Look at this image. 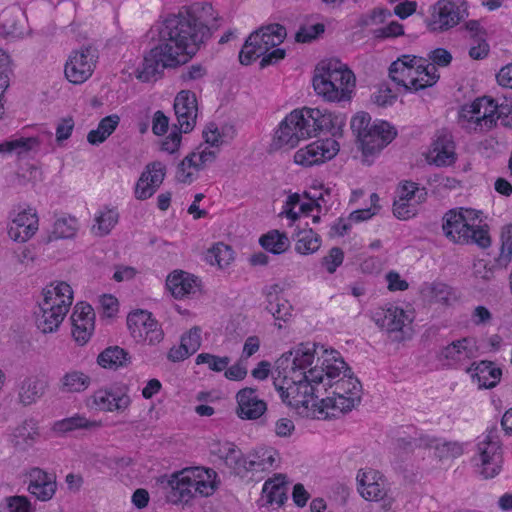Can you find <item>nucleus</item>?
<instances>
[{"label":"nucleus","instance_id":"5fc2aeb1","mask_svg":"<svg viewBox=\"0 0 512 512\" xmlns=\"http://www.w3.org/2000/svg\"><path fill=\"white\" fill-rule=\"evenodd\" d=\"M196 152L189 153L184 159L178 164L176 169V180L180 183L190 184L194 181L193 173L189 171L190 168L196 169L195 158Z\"/></svg>","mask_w":512,"mask_h":512},{"label":"nucleus","instance_id":"1a4fd4ad","mask_svg":"<svg viewBox=\"0 0 512 512\" xmlns=\"http://www.w3.org/2000/svg\"><path fill=\"white\" fill-rule=\"evenodd\" d=\"M97 59V49L92 46L73 51L65 64V77L72 84L84 83L93 74Z\"/></svg>","mask_w":512,"mask_h":512},{"label":"nucleus","instance_id":"f704fd0d","mask_svg":"<svg viewBox=\"0 0 512 512\" xmlns=\"http://www.w3.org/2000/svg\"><path fill=\"white\" fill-rule=\"evenodd\" d=\"M119 123L120 117L117 114H111L102 118L98 127L88 133L87 141L91 145L103 143L116 130Z\"/></svg>","mask_w":512,"mask_h":512},{"label":"nucleus","instance_id":"423d86ee","mask_svg":"<svg viewBox=\"0 0 512 512\" xmlns=\"http://www.w3.org/2000/svg\"><path fill=\"white\" fill-rule=\"evenodd\" d=\"M476 451L473 461L477 472L484 479L496 477L501 472L503 463L502 444L496 425L488 428L486 433L478 438Z\"/></svg>","mask_w":512,"mask_h":512},{"label":"nucleus","instance_id":"393cba45","mask_svg":"<svg viewBox=\"0 0 512 512\" xmlns=\"http://www.w3.org/2000/svg\"><path fill=\"white\" fill-rule=\"evenodd\" d=\"M406 319L405 311L397 306L378 311L374 315V321L378 327L388 333L401 332Z\"/></svg>","mask_w":512,"mask_h":512},{"label":"nucleus","instance_id":"0eeeda50","mask_svg":"<svg viewBox=\"0 0 512 512\" xmlns=\"http://www.w3.org/2000/svg\"><path fill=\"white\" fill-rule=\"evenodd\" d=\"M323 382V370L317 366L310 368L308 372L303 373V377L293 376L289 378L286 389L278 388V393L282 401L292 407L305 406L314 399L315 387L313 384Z\"/></svg>","mask_w":512,"mask_h":512},{"label":"nucleus","instance_id":"dca6fc26","mask_svg":"<svg viewBox=\"0 0 512 512\" xmlns=\"http://www.w3.org/2000/svg\"><path fill=\"white\" fill-rule=\"evenodd\" d=\"M67 312L65 305H57L55 302L43 300L34 312L37 328L44 334L56 331Z\"/></svg>","mask_w":512,"mask_h":512},{"label":"nucleus","instance_id":"c03bdc74","mask_svg":"<svg viewBox=\"0 0 512 512\" xmlns=\"http://www.w3.org/2000/svg\"><path fill=\"white\" fill-rule=\"evenodd\" d=\"M424 291L432 301L443 305H450L451 301L455 299L453 289L442 282H433L427 285Z\"/></svg>","mask_w":512,"mask_h":512},{"label":"nucleus","instance_id":"4be33fe9","mask_svg":"<svg viewBox=\"0 0 512 512\" xmlns=\"http://www.w3.org/2000/svg\"><path fill=\"white\" fill-rule=\"evenodd\" d=\"M39 437L38 421L30 417L14 428L11 434V442L15 448L25 451L32 447Z\"/></svg>","mask_w":512,"mask_h":512},{"label":"nucleus","instance_id":"79ce46f5","mask_svg":"<svg viewBox=\"0 0 512 512\" xmlns=\"http://www.w3.org/2000/svg\"><path fill=\"white\" fill-rule=\"evenodd\" d=\"M206 259L212 265L216 264L220 268H225L234 260V251L231 246L219 242L208 250Z\"/></svg>","mask_w":512,"mask_h":512},{"label":"nucleus","instance_id":"13d9d810","mask_svg":"<svg viewBox=\"0 0 512 512\" xmlns=\"http://www.w3.org/2000/svg\"><path fill=\"white\" fill-rule=\"evenodd\" d=\"M247 461L248 459H246L243 452L234 444L227 458L224 460V463L227 467L232 469L235 474L239 475L246 472Z\"/></svg>","mask_w":512,"mask_h":512},{"label":"nucleus","instance_id":"412c9836","mask_svg":"<svg viewBox=\"0 0 512 512\" xmlns=\"http://www.w3.org/2000/svg\"><path fill=\"white\" fill-rule=\"evenodd\" d=\"M199 286L196 276L182 270L173 271L166 279V287L176 299L195 294Z\"/></svg>","mask_w":512,"mask_h":512},{"label":"nucleus","instance_id":"c9c22d12","mask_svg":"<svg viewBox=\"0 0 512 512\" xmlns=\"http://www.w3.org/2000/svg\"><path fill=\"white\" fill-rule=\"evenodd\" d=\"M257 33L252 32L246 39L239 52V61L242 65H250L255 60L267 53V46H262Z\"/></svg>","mask_w":512,"mask_h":512},{"label":"nucleus","instance_id":"0e129e2a","mask_svg":"<svg viewBox=\"0 0 512 512\" xmlns=\"http://www.w3.org/2000/svg\"><path fill=\"white\" fill-rule=\"evenodd\" d=\"M8 512H35V507L27 496L15 495L5 499Z\"/></svg>","mask_w":512,"mask_h":512},{"label":"nucleus","instance_id":"2eb2a0df","mask_svg":"<svg viewBox=\"0 0 512 512\" xmlns=\"http://www.w3.org/2000/svg\"><path fill=\"white\" fill-rule=\"evenodd\" d=\"M237 416L243 420L259 419L266 411L267 404L260 399L257 389L245 387L236 394Z\"/></svg>","mask_w":512,"mask_h":512},{"label":"nucleus","instance_id":"c85d7f7f","mask_svg":"<svg viewBox=\"0 0 512 512\" xmlns=\"http://www.w3.org/2000/svg\"><path fill=\"white\" fill-rule=\"evenodd\" d=\"M285 476L282 474L275 475L274 478L268 479L262 489L263 497L266 498L268 505L282 506L287 500Z\"/></svg>","mask_w":512,"mask_h":512},{"label":"nucleus","instance_id":"6e6552de","mask_svg":"<svg viewBox=\"0 0 512 512\" xmlns=\"http://www.w3.org/2000/svg\"><path fill=\"white\" fill-rule=\"evenodd\" d=\"M468 16L463 0H439L434 6L427 26L430 31L444 32Z\"/></svg>","mask_w":512,"mask_h":512},{"label":"nucleus","instance_id":"bb28decb","mask_svg":"<svg viewBox=\"0 0 512 512\" xmlns=\"http://www.w3.org/2000/svg\"><path fill=\"white\" fill-rule=\"evenodd\" d=\"M308 110L309 107L294 109L284 118V127L287 123L292 124L297 136H299V142L315 137V128L311 123V119L307 117L309 113H306V111Z\"/></svg>","mask_w":512,"mask_h":512},{"label":"nucleus","instance_id":"e2e57ef3","mask_svg":"<svg viewBox=\"0 0 512 512\" xmlns=\"http://www.w3.org/2000/svg\"><path fill=\"white\" fill-rule=\"evenodd\" d=\"M41 144L39 137H20L11 140L12 152L18 155L37 150Z\"/></svg>","mask_w":512,"mask_h":512},{"label":"nucleus","instance_id":"9d476101","mask_svg":"<svg viewBox=\"0 0 512 512\" xmlns=\"http://www.w3.org/2000/svg\"><path fill=\"white\" fill-rule=\"evenodd\" d=\"M94 405L104 412H125L131 405L129 388L124 384H113L96 390L92 395Z\"/></svg>","mask_w":512,"mask_h":512},{"label":"nucleus","instance_id":"a19ab883","mask_svg":"<svg viewBox=\"0 0 512 512\" xmlns=\"http://www.w3.org/2000/svg\"><path fill=\"white\" fill-rule=\"evenodd\" d=\"M95 426H97L96 422L90 421L86 417L76 414L72 417L56 421L52 426V430L59 434H66L74 430L89 429Z\"/></svg>","mask_w":512,"mask_h":512},{"label":"nucleus","instance_id":"052dcab7","mask_svg":"<svg viewBox=\"0 0 512 512\" xmlns=\"http://www.w3.org/2000/svg\"><path fill=\"white\" fill-rule=\"evenodd\" d=\"M325 31V26L322 23L313 25H302L295 35V39L299 43H309L317 39Z\"/></svg>","mask_w":512,"mask_h":512},{"label":"nucleus","instance_id":"c756f323","mask_svg":"<svg viewBox=\"0 0 512 512\" xmlns=\"http://www.w3.org/2000/svg\"><path fill=\"white\" fill-rule=\"evenodd\" d=\"M130 359L131 357L125 349L119 346H110L98 355L97 363L105 369L117 370L127 366Z\"/></svg>","mask_w":512,"mask_h":512},{"label":"nucleus","instance_id":"69168bd1","mask_svg":"<svg viewBox=\"0 0 512 512\" xmlns=\"http://www.w3.org/2000/svg\"><path fill=\"white\" fill-rule=\"evenodd\" d=\"M344 261V252L339 247H333L329 253L322 258V266L329 274H333Z\"/></svg>","mask_w":512,"mask_h":512},{"label":"nucleus","instance_id":"de8ad7c7","mask_svg":"<svg viewBox=\"0 0 512 512\" xmlns=\"http://www.w3.org/2000/svg\"><path fill=\"white\" fill-rule=\"evenodd\" d=\"M119 214L116 209L105 208L96 215L97 234L105 236L110 233L113 227L118 223Z\"/></svg>","mask_w":512,"mask_h":512},{"label":"nucleus","instance_id":"7ed1b4c3","mask_svg":"<svg viewBox=\"0 0 512 512\" xmlns=\"http://www.w3.org/2000/svg\"><path fill=\"white\" fill-rule=\"evenodd\" d=\"M479 213L480 211L463 207L450 209L442 219L444 235L456 244H476L482 249L490 247L488 225L475 224Z\"/></svg>","mask_w":512,"mask_h":512},{"label":"nucleus","instance_id":"9b49d317","mask_svg":"<svg viewBox=\"0 0 512 512\" xmlns=\"http://www.w3.org/2000/svg\"><path fill=\"white\" fill-rule=\"evenodd\" d=\"M338 151L339 143L336 140L332 138L317 140L299 149L294 154V162L301 166L311 167L331 160Z\"/></svg>","mask_w":512,"mask_h":512},{"label":"nucleus","instance_id":"680f3d73","mask_svg":"<svg viewBox=\"0 0 512 512\" xmlns=\"http://www.w3.org/2000/svg\"><path fill=\"white\" fill-rule=\"evenodd\" d=\"M440 78L439 73L431 72V75H418L410 80V85L406 87V93H416L420 90L432 87Z\"/></svg>","mask_w":512,"mask_h":512},{"label":"nucleus","instance_id":"7c9ffc66","mask_svg":"<svg viewBox=\"0 0 512 512\" xmlns=\"http://www.w3.org/2000/svg\"><path fill=\"white\" fill-rule=\"evenodd\" d=\"M315 348L316 345L314 343H300L292 349L294 352L291 362L292 374L299 373L298 376L303 377V373L307 372L306 369L311 366L314 361Z\"/></svg>","mask_w":512,"mask_h":512},{"label":"nucleus","instance_id":"ddd939ff","mask_svg":"<svg viewBox=\"0 0 512 512\" xmlns=\"http://www.w3.org/2000/svg\"><path fill=\"white\" fill-rule=\"evenodd\" d=\"M167 167L161 161L148 163L142 171L134 188V196L137 200L151 198L163 183L166 177Z\"/></svg>","mask_w":512,"mask_h":512},{"label":"nucleus","instance_id":"338daca9","mask_svg":"<svg viewBox=\"0 0 512 512\" xmlns=\"http://www.w3.org/2000/svg\"><path fill=\"white\" fill-rule=\"evenodd\" d=\"M393 214L400 220H408L417 214V206L399 198L393 203Z\"/></svg>","mask_w":512,"mask_h":512},{"label":"nucleus","instance_id":"3c124183","mask_svg":"<svg viewBox=\"0 0 512 512\" xmlns=\"http://www.w3.org/2000/svg\"><path fill=\"white\" fill-rule=\"evenodd\" d=\"M493 104V98L489 96H483L475 99L471 104H466L462 106L460 110V117L466 119L469 122L475 123L474 116H481L482 109L485 110L486 107H491Z\"/></svg>","mask_w":512,"mask_h":512},{"label":"nucleus","instance_id":"a18cd8bd","mask_svg":"<svg viewBox=\"0 0 512 512\" xmlns=\"http://www.w3.org/2000/svg\"><path fill=\"white\" fill-rule=\"evenodd\" d=\"M72 335L75 341L80 344H86L92 336L95 328V319L86 318L84 320L79 319L78 314L76 319L72 318Z\"/></svg>","mask_w":512,"mask_h":512},{"label":"nucleus","instance_id":"a878e982","mask_svg":"<svg viewBox=\"0 0 512 512\" xmlns=\"http://www.w3.org/2000/svg\"><path fill=\"white\" fill-rule=\"evenodd\" d=\"M325 354L326 358L323 360L322 366L317 368L323 370V380L326 378L328 381L326 385L332 388L335 383L334 380L338 378L342 372L343 376H345V373L349 374L352 371L337 351L331 350L328 352L325 350Z\"/></svg>","mask_w":512,"mask_h":512},{"label":"nucleus","instance_id":"5701e85b","mask_svg":"<svg viewBox=\"0 0 512 512\" xmlns=\"http://www.w3.org/2000/svg\"><path fill=\"white\" fill-rule=\"evenodd\" d=\"M471 373L472 379L479 388L491 389L500 381L502 371L500 368L494 367L491 361H481L476 364L473 362L470 367L466 368Z\"/></svg>","mask_w":512,"mask_h":512},{"label":"nucleus","instance_id":"6e6d98bb","mask_svg":"<svg viewBox=\"0 0 512 512\" xmlns=\"http://www.w3.org/2000/svg\"><path fill=\"white\" fill-rule=\"evenodd\" d=\"M354 381L355 386H358V396L361 397L362 385L358 378H356L352 372L349 374L345 373V376L335 381L333 395L345 394L353 396V392L355 391L354 389H352V387L354 386Z\"/></svg>","mask_w":512,"mask_h":512},{"label":"nucleus","instance_id":"09e8293b","mask_svg":"<svg viewBox=\"0 0 512 512\" xmlns=\"http://www.w3.org/2000/svg\"><path fill=\"white\" fill-rule=\"evenodd\" d=\"M432 446L435 449V456L439 459L456 458L463 454V446L456 441H438L431 439Z\"/></svg>","mask_w":512,"mask_h":512},{"label":"nucleus","instance_id":"864d4df0","mask_svg":"<svg viewBox=\"0 0 512 512\" xmlns=\"http://www.w3.org/2000/svg\"><path fill=\"white\" fill-rule=\"evenodd\" d=\"M405 63L393 61L389 67V77L397 85L402 86L406 92V87L410 85V80L415 76V72L406 69Z\"/></svg>","mask_w":512,"mask_h":512},{"label":"nucleus","instance_id":"774afa93","mask_svg":"<svg viewBox=\"0 0 512 512\" xmlns=\"http://www.w3.org/2000/svg\"><path fill=\"white\" fill-rule=\"evenodd\" d=\"M180 343L185 344L189 353L193 355L201 346V329L197 326L192 327L181 336Z\"/></svg>","mask_w":512,"mask_h":512},{"label":"nucleus","instance_id":"20e7f679","mask_svg":"<svg viewBox=\"0 0 512 512\" xmlns=\"http://www.w3.org/2000/svg\"><path fill=\"white\" fill-rule=\"evenodd\" d=\"M312 83L318 95L331 102H340L350 99L355 87V76L339 60L330 59L316 66Z\"/></svg>","mask_w":512,"mask_h":512},{"label":"nucleus","instance_id":"cd10ccee","mask_svg":"<svg viewBox=\"0 0 512 512\" xmlns=\"http://www.w3.org/2000/svg\"><path fill=\"white\" fill-rule=\"evenodd\" d=\"M278 452L273 448L255 450L247 461L246 472H267L276 467Z\"/></svg>","mask_w":512,"mask_h":512},{"label":"nucleus","instance_id":"49530a36","mask_svg":"<svg viewBox=\"0 0 512 512\" xmlns=\"http://www.w3.org/2000/svg\"><path fill=\"white\" fill-rule=\"evenodd\" d=\"M274 144L278 148L282 146L294 148L299 144V136H297L296 130L293 129V125L290 123H287L284 127V119L279 123L275 132Z\"/></svg>","mask_w":512,"mask_h":512},{"label":"nucleus","instance_id":"2f4dec72","mask_svg":"<svg viewBox=\"0 0 512 512\" xmlns=\"http://www.w3.org/2000/svg\"><path fill=\"white\" fill-rule=\"evenodd\" d=\"M353 383L355 384V381ZM352 389L355 390L353 396L342 394L321 399L319 404L320 411L323 412L324 409L329 408L339 410L341 413L351 411L361 401V397L358 396V386L354 385Z\"/></svg>","mask_w":512,"mask_h":512},{"label":"nucleus","instance_id":"4d7b16f0","mask_svg":"<svg viewBox=\"0 0 512 512\" xmlns=\"http://www.w3.org/2000/svg\"><path fill=\"white\" fill-rule=\"evenodd\" d=\"M230 363V357L217 356L210 353H200L196 357V364H207L208 368L214 372L224 371Z\"/></svg>","mask_w":512,"mask_h":512},{"label":"nucleus","instance_id":"603ef678","mask_svg":"<svg viewBox=\"0 0 512 512\" xmlns=\"http://www.w3.org/2000/svg\"><path fill=\"white\" fill-rule=\"evenodd\" d=\"M78 230V221L75 217H63L55 221L53 235L57 239L72 238Z\"/></svg>","mask_w":512,"mask_h":512},{"label":"nucleus","instance_id":"58836bf2","mask_svg":"<svg viewBox=\"0 0 512 512\" xmlns=\"http://www.w3.org/2000/svg\"><path fill=\"white\" fill-rule=\"evenodd\" d=\"M43 300L55 302L57 305H65L68 311L73 300L72 288L66 282H59L55 286L50 285L43 289Z\"/></svg>","mask_w":512,"mask_h":512},{"label":"nucleus","instance_id":"8fccbe9b","mask_svg":"<svg viewBox=\"0 0 512 512\" xmlns=\"http://www.w3.org/2000/svg\"><path fill=\"white\" fill-rule=\"evenodd\" d=\"M175 113H198V103L194 92L190 90L180 91L174 99Z\"/></svg>","mask_w":512,"mask_h":512},{"label":"nucleus","instance_id":"37998d69","mask_svg":"<svg viewBox=\"0 0 512 512\" xmlns=\"http://www.w3.org/2000/svg\"><path fill=\"white\" fill-rule=\"evenodd\" d=\"M500 253L495 258V266L499 268H507L512 260V224L502 228Z\"/></svg>","mask_w":512,"mask_h":512},{"label":"nucleus","instance_id":"4468645a","mask_svg":"<svg viewBox=\"0 0 512 512\" xmlns=\"http://www.w3.org/2000/svg\"><path fill=\"white\" fill-rule=\"evenodd\" d=\"M27 491L41 502L50 501L56 494L58 484L56 474L40 467H32L27 473Z\"/></svg>","mask_w":512,"mask_h":512},{"label":"nucleus","instance_id":"f257e3e1","mask_svg":"<svg viewBox=\"0 0 512 512\" xmlns=\"http://www.w3.org/2000/svg\"><path fill=\"white\" fill-rule=\"evenodd\" d=\"M217 19L213 6L207 2L193 3L178 14L169 15L159 29L158 45L144 56L137 78L149 82L160 77L165 68L180 65V55H195L217 29L210 25Z\"/></svg>","mask_w":512,"mask_h":512},{"label":"nucleus","instance_id":"e433bc0d","mask_svg":"<svg viewBox=\"0 0 512 512\" xmlns=\"http://www.w3.org/2000/svg\"><path fill=\"white\" fill-rule=\"evenodd\" d=\"M259 244L264 250L274 255H280L290 247V241L286 233H281L278 230H271L262 235Z\"/></svg>","mask_w":512,"mask_h":512},{"label":"nucleus","instance_id":"4c0bfd02","mask_svg":"<svg viewBox=\"0 0 512 512\" xmlns=\"http://www.w3.org/2000/svg\"><path fill=\"white\" fill-rule=\"evenodd\" d=\"M254 32L258 34L261 45L267 46V52L280 45L287 35L285 27L278 23L269 24Z\"/></svg>","mask_w":512,"mask_h":512},{"label":"nucleus","instance_id":"39448f33","mask_svg":"<svg viewBox=\"0 0 512 512\" xmlns=\"http://www.w3.org/2000/svg\"><path fill=\"white\" fill-rule=\"evenodd\" d=\"M350 127L362 151L364 161L380 153L396 137L394 126L384 120L371 122L368 112H357L350 121Z\"/></svg>","mask_w":512,"mask_h":512},{"label":"nucleus","instance_id":"ea45409f","mask_svg":"<svg viewBox=\"0 0 512 512\" xmlns=\"http://www.w3.org/2000/svg\"><path fill=\"white\" fill-rule=\"evenodd\" d=\"M321 238L311 228L298 230L295 250L302 255L313 254L320 248Z\"/></svg>","mask_w":512,"mask_h":512},{"label":"nucleus","instance_id":"f3484780","mask_svg":"<svg viewBox=\"0 0 512 512\" xmlns=\"http://www.w3.org/2000/svg\"><path fill=\"white\" fill-rule=\"evenodd\" d=\"M306 113H309L307 117L311 119V123L315 128V136L322 131L328 132L334 137L342 135L343 127L346 123L344 114H335L320 108H309Z\"/></svg>","mask_w":512,"mask_h":512},{"label":"nucleus","instance_id":"a211bd4d","mask_svg":"<svg viewBox=\"0 0 512 512\" xmlns=\"http://www.w3.org/2000/svg\"><path fill=\"white\" fill-rule=\"evenodd\" d=\"M282 288L279 284H273L265 288L264 293L267 299L266 310L272 314L278 329H282L281 322H288L292 317V305L288 300L280 296Z\"/></svg>","mask_w":512,"mask_h":512},{"label":"nucleus","instance_id":"aec40b11","mask_svg":"<svg viewBox=\"0 0 512 512\" xmlns=\"http://www.w3.org/2000/svg\"><path fill=\"white\" fill-rule=\"evenodd\" d=\"M48 382L37 375L25 377L17 387V401L27 407L36 404L46 393Z\"/></svg>","mask_w":512,"mask_h":512},{"label":"nucleus","instance_id":"f03ea898","mask_svg":"<svg viewBox=\"0 0 512 512\" xmlns=\"http://www.w3.org/2000/svg\"><path fill=\"white\" fill-rule=\"evenodd\" d=\"M216 472L210 468H186L171 475L166 500L171 504H188L195 497L214 494L218 484Z\"/></svg>","mask_w":512,"mask_h":512},{"label":"nucleus","instance_id":"bf43d9fd","mask_svg":"<svg viewBox=\"0 0 512 512\" xmlns=\"http://www.w3.org/2000/svg\"><path fill=\"white\" fill-rule=\"evenodd\" d=\"M491 108L494 110L500 124L505 128L512 129V101L508 102L505 98L503 102L498 103L493 99Z\"/></svg>","mask_w":512,"mask_h":512},{"label":"nucleus","instance_id":"72a5a7b5","mask_svg":"<svg viewBox=\"0 0 512 512\" xmlns=\"http://www.w3.org/2000/svg\"><path fill=\"white\" fill-rule=\"evenodd\" d=\"M91 384V378L82 371L72 370L65 373L59 381V390L63 393H81Z\"/></svg>","mask_w":512,"mask_h":512},{"label":"nucleus","instance_id":"b1692460","mask_svg":"<svg viewBox=\"0 0 512 512\" xmlns=\"http://www.w3.org/2000/svg\"><path fill=\"white\" fill-rule=\"evenodd\" d=\"M432 162L439 167L452 165L456 160L455 144L450 135L441 134L432 143L429 152Z\"/></svg>","mask_w":512,"mask_h":512},{"label":"nucleus","instance_id":"f8f14e48","mask_svg":"<svg viewBox=\"0 0 512 512\" xmlns=\"http://www.w3.org/2000/svg\"><path fill=\"white\" fill-rule=\"evenodd\" d=\"M476 349L470 338L464 337L444 346L437 358L445 366L459 369L468 368V363L475 357Z\"/></svg>","mask_w":512,"mask_h":512},{"label":"nucleus","instance_id":"6ab92c4d","mask_svg":"<svg viewBox=\"0 0 512 512\" xmlns=\"http://www.w3.org/2000/svg\"><path fill=\"white\" fill-rule=\"evenodd\" d=\"M38 230V217L34 209H24L12 221L9 237L16 242H26Z\"/></svg>","mask_w":512,"mask_h":512},{"label":"nucleus","instance_id":"473e14b6","mask_svg":"<svg viewBox=\"0 0 512 512\" xmlns=\"http://www.w3.org/2000/svg\"><path fill=\"white\" fill-rule=\"evenodd\" d=\"M155 319L152 314L146 310H135L127 316V327L136 342H141L142 336L152 325Z\"/></svg>","mask_w":512,"mask_h":512}]
</instances>
